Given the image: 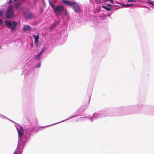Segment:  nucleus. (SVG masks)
Returning <instances> with one entry per match:
<instances>
[{"mask_svg":"<svg viewBox=\"0 0 154 154\" xmlns=\"http://www.w3.org/2000/svg\"><path fill=\"white\" fill-rule=\"evenodd\" d=\"M30 135V133L29 132L28 133H27V132H26V134L23 137L24 140H22L20 138L18 139L17 146L15 151H16L17 152H19L20 148V147L22 146L21 147L22 152L24 148L26 145V143L31 139Z\"/></svg>","mask_w":154,"mask_h":154,"instance_id":"f257e3e1","label":"nucleus"},{"mask_svg":"<svg viewBox=\"0 0 154 154\" xmlns=\"http://www.w3.org/2000/svg\"><path fill=\"white\" fill-rule=\"evenodd\" d=\"M107 116L108 115L107 114V111L106 110H104L94 113L92 118H91L89 117L85 116L80 117L79 118V119L82 121H84L86 119H90L91 122H92L93 120L94 119L104 117Z\"/></svg>","mask_w":154,"mask_h":154,"instance_id":"f03ea898","label":"nucleus"},{"mask_svg":"<svg viewBox=\"0 0 154 154\" xmlns=\"http://www.w3.org/2000/svg\"><path fill=\"white\" fill-rule=\"evenodd\" d=\"M62 2L66 5L70 6L76 13L80 12L81 8L78 2L75 1L72 2L68 0H62Z\"/></svg>","mask_w":154,"mask_h":154,"instance_id":"7ed1b4c3","label":"nucleus"},{"mask_svg":"<svg viewBox=\"0 0 154 154\" xmlns=\"http://www.w3.org/2000/svg\"><path fill=\"white\" fill-rule=\"evenodd\" d=\"M14 123H15L16 124V125H15V126L16 127V129H17V132H18V139L20 138L22 140H24L23 139V137L25 136H24L23 138H22L23 136L24 135V131H23V128L21 126H20V125L18 124H17L16 123H15L14 122H13ZM26 132H27V133H28L29 132L30 133H31V135H31V133L29 131V130H26L25 131V134L24 135H25L26 134Z\"/></svg>","mask_w":154,"mask_h":154,"instance_id":"20e7f679","label":"nucleus"},{"mask_svg":"<svg viewBox=\"0 0 154 154\" xmlns=\"http://www.w3.org/2000/svg\"><path fill=\"white\" fill-rule=\"evenodd\" d=\"M5 23L8 28L11 29V31H14L16 30L18 24L17 22L13 21L11 22L9 20H6L5 21Z\"/></svg>","mask_w":154,"mask_h":154,"instance_id":"39448f33","label":"nucleus"},{"mask_svg":"<svg viewBox=\"0 0 154 154\" xmlns=\"http://www.w3.org/2000/svg\"><path fill=\"white\" fill-rule=\"evenodd\" d=\"M54 12L58 17L61 15L62 13L64 11V8L63 6L61 5H59L56 6L55 5L52 8Z\"/></svg>","mask_w":154,"mask_h":154,"instance_id":"423d86ee","label":"nucleus"},{"mask_svg":"<svg viewBox=\"0 0 154 154\" xmlns=\"http://www.w3.org/2000/svg\"><path fill=\"white\" fill-rule=\"evenodd\" d=\"M14 11L11 7H9L7 9L6 12V17L7 19H10L14 17Z\"/></svg>","mask_w":154,"mask_h":154,"instance_id":"0eeeda50","label":"nucleus"},{"mask_svg":"<svg viewBox=\"0 0 154 154\" xmlns=\"http://www.w3.org/2000/svg\"><path fill=\"white\" fill-rule=\"evenodd\" d=\"M24 18L26 20L31 19L35 17V16L32 13H29L27 11H24L23 13Z\"/></svg>","mask_w":154,"mask_h":154,"instance_id":"6e6552de","label":"nucleus"},{"mask_svg":"<svg viewBox=\"0 0 154 154\" xmlns=\"http://www.w3.org/2000/svg\"><path fill=\"white\" fill-rule=\"evenodd\" d=\"M47 49L46 48H42L41 51L35 55V59L36 60H40L42 57V54Z\"/></svg>","mask_w":154,"mask_h":154,"instance_id":"1a4fd4ad","label":"nucleus"},{"mask_svg":"<svg viewBox=\"0 0 154 154\" xmlns=\"http://www.w3.org/2000/svg\"><path fill=\"white\" fill-rule=\"evenodd\" d=\"M81 116V114H78L77 115H75L72 116H70L68 119H65L64 120H63V121H61V122H58L55 123L54 124H52L51 125H47L46 126H44V128H46V127H49V126H50L53 125H55V124H58V123H59L63 122L66 121V120H68L69 119H72V118H74V117H77V116Z\"/></svg>","mask_w":154,"mask_h":154,"instance_id":"9d476101","label":"nucleus"},{"mask_svg":"<svg viewBox=\"0 0 154 154\" xmlns=\"http://www.w3.org/2000/svg\"><path fill=\"white\" fill-rule=\"evenodd\" d=\"M39 36V34H38L37 35H33V37L35 40V45H36V46H38L39 44L38 43Z\"/></svg>","mask_w":154,"mask_h":154,"instance_id":"9b49d317","label":"nucleus"},{"mask_svg":"<svg viewBox=\"0 0 154 154\" xmlns=\"http://www.w3.org/2000/svg\"><path fill=\"white\" fill-rule=\"evenodd\" d=\"M31 30V27L30 26L28 25H25L24 26L23 29V30L24 31Z\"/></svg>","mask_w":154,"mask_h":154,"instance_id":"f8f14e48","label":"nucleus"},{"mask_svg":"<svg viewBox=\"0 0 154 154\" xmlns=\"http://www.w3.org/2000/svg\"><path fill=\"white\" fill-rule=\"evenodd\" d=\"M60 23V21H56L55 23L52 24L51 26L50 29L51 30H52L55 27H56Z\"/></svg>","mask_w":154,"mask_h":154,"instance_id":"ddd939ff","label":"nucleus"},{"mask_svg":"<svg viewBox=\"0 0 154 154\" xmlns=\"http://www.w3.org/2000/svg\"><path fill=\"white\" fill-rule=\"evenodd\" d=\"M85 109H82V108H80L78 109L75 113V114L77 115L79 114H81V116L82 115V114L84 112V111Z\"/></svg>","mask_w":154,"mask_h":154,"instance_id":"4468645a","label":"nucleus"},{"mask_svg":"<svg viewBox=\"0 0 154 154\" xmlns=\"http://www.w3.org/2000/svg\"><path fill=\"white\" fill-rule=\"evenodd\" d=\"M143 105L141 104L136 105L134 106V108L136 109L140 110L143 107Z\"/></svg>","mask_w":154,"mask_h":154,"instance_id":"2eb2a0df","label":"nucleus"},{"mask_svg":"<svg viewBox=\"0 0 154 154\" xmlns=\"http://www.w3.org/2000/svg\"><path fill=\"white\" fill-rule=\"evenodd\" d=\"M21 4L19 2H18L15 3L14 5V7L16 9H18L20 7L21 5Z\"/></svg>","mask_w":154,"mask_h":154,"instance_id":"dca6fc26","label":"nucleus"},{"mask_svg":"<svg viewBox=\"0 0 154 154\" xmlns=\"http://www.w3.org/2000/svg\"><path fill=\"white\" fill-rule=\"evenodd\" d=\"M103 8L105 9L106 11H109L112 10V8L107 7L105 5H102V6Z\"/></svg>","mask_w":154,"mask_h":154,"instance_id":"f3484780","label":"nucleus"},{"mask_svg":"<svg viewBox=\"0 0 154 154\" xmlns=\"http://www.w3.org/2000/svg\"><path fill=\"white\" fill-rule=\"evenodd\" d=\"M147 2L152 5L151 7L154 9V2L150 0H147Z\"/></svg>","mask_w":154,"mask_h":154,"instance_id":"a211bd4d","label":"nucleus"},{"mask_svg":"<svg viewBox=\"0 0 154 154\" xmlns=\"http://www.w3.org/2000/svg\"><path fill=\"white\" fill-rule=\"evenodd\" d=\"M107 17H109V15H106L105 14H103L100 16V18L103 20H104Z\"/></svg>","mask_w":154,"mask_h":154,"instance_id":"6ab92c4d","label":"nucleus"},{"mask_svg":"<svg viewBox=\"0 0 154 154\" xmlns=\"http://www.w3.org/2000/svg\"><path fill=\"white\" fill-rule=\"evenodd\" d=\"M133 5V3H131V4H127L122 5L125 6H126L127 7H130Z\"/></svg>","mask_w":154,"mask_h":154,"instance_id":"aec40b11","label":"nucleus"},{"mask_svg":"<svg viewBox=\"0 0 154 154\" xmlns=\"http://www.w3.org/2000/svg\"><path fill=\"white\" fill-rule=\"evenodd\" d=\"M0 117H1V118H5L6 119H8L9 120L11 121V122H13V121H12L11 120H10V119H9L7 117H6L1 114H0Z\"/></svg>","mask_w":154,"mask_h":154,"instance_id":"412c9836","label":"nucleus"},{"mask_svg":"<svg viewBox=\"0 0 154 154\" xmlns=\"http://www.w3.org/2000/svg\"><path fill=\"white\" fill-rule=\"evenodd\" d=\"M49 2V3L50 5L51 6V8H53L54 7V6H55V5H54L51 2L50 0H48Z\"/></svg>","mask_w":154,"mask_h":154,"instance_id":"4be33fe9","label":"nucleus"},{"mask_svg":"<svg viewBox=\"0 0 154 154\" xmlns=\"http://www.w3.org/2000/svg\"><path fill=\"white\" fill-rule=\"evenodd\" d=\"M41 66V63H38L35 66L36 68H39Z\"/></svg>","mask_w":154,"mask_h":154,"instance_id":"5701e85b","label":"nucleus"},{"mask_svg":"<svg viewBox=\"0 0 154 154\" xmlns=\"http://www.w3.org/2000/svg\"><path fill=\"white\" fill-rule=\"evenodd\" d=\"M137 1V0H128L127 2H135Z\"/></svg>","mask_w":154,"mask_h":154,"instance_id":"b1692460","label":"nucleus"},{"mask_svg":"<svg viewBox=\"0 0 154 154\" xmlns=\"http://www.w3.org/2000/svg\"><path fill=\"white\" fill-rule=\"evenodd\" d=\"M109 1L111 3L113 4L114 3V2L113 0H105V1Z\"/></svg>","mask_w":154,"mask_h":154,"instance_id":"393cba45","label":"nucleus"},{"mask_svg":"<svg viewBox=\"0 0 154 154\" xmlns=\"http://www.w3.org/2000/svg\"><path fill=\"white\" fill-rule=\"evenodd\" d=\"M106 5H107V6H108V7H111H111H113V5H111V4H109H109H106Z\"/></svg>","mask_w":154,"mask_h":154,"instance_id":"a878e982","label":"nucleus"},{"mask_svg":"<svg viewBox=\"0 0 154 154\" xmlns=\"http://www.w3.org/2000/svg\"><path fill=\"white\" fill-rule=\"evenodd\" d=\"M13 2L12 0H9L8 2V3L9 4H11L13 3Z\"/></svg>","mask_w":154,"mask_h":154,"instance_id":"bb28decb","label":"nucleus"},{"mask_svg":"<svg viewBox=\"0 0 154 154\" xmlns=\"http://www.w3.org/2000/svg\"><path fill=\"white\" fill-rule=\"evenodd\" d=\"M3 14V11L1 10H0V17H1L2 16Z\"/></svg>","mask_w":154,"mask_h":154,"instance_id":"cd10ccee","label":"nucleus"},{"mask_svg":"<svg viewBox=\"0 0 154 154\" xmlns=\"http://www.w3.org/2000/svg\"><path fill=\"white\" fill-rule=\"evenodd\" d=\"M2 23V21L1 19H0V25H1Z\"/></svg>","mask_w":154,"mask_h":154,"instance_id":"c85d7f7f","label":"nucleus"},{"mask_svg":"<svg viewBox=\"0 0 154 154\" xmlns=\"http://www.w3.org/2000/svg\"><path fill=\"white\" fill-rule=\"evenodd\" d=\"M18 152H17L16 151H15L14 152L13 154H17Z\"/></svg>","mask_w":154,"mask_h":154,"instance_id":"c756f323","label":"nucleus"},{"mask_svg":"<svg viewBox=\"0 0 154 154\" xmlns=\"http://www.w3.org/2000/svg\"><path fill=\"white\" fill-rule=\"evenodd\" d=\"M115 3H116V4H119L120 5H122L121 4H120L119 3V2H115Z\"/></svg>","mask_w":154,"mask_h":154,"instance_id":"7c9ffc66","label":"nucleus"},{"mask_svg":"<svg viewBox=\"0 0 154 154\" xmlns=\"http://www.w3.org/2000/svg\"><path fill=\"white\" fill-rule=\"evenodd\" d=\"M146 8H148V9H150V8H149V7H146Z\"/></svg>","mask_w":154,"mask_h":154,"instance_id":"2f4dec72","label":"nucleus"}]
</instances>
